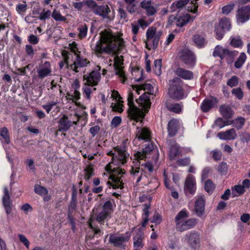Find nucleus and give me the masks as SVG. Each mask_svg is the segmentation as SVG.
<instances>
[{"mask_svg":"<svg viewBox=\"0 0 250 250\" xmlns=\"http://www.w3.org/2000/svg\"><path fill=\"white\" fill-rule=\"evenodd\" d=\"M124 47L125 41L123 38L105 31L101 34L100 39L97 42L93 50L97 55L104 53L115 55L114 65L115 69H117L124 63L123 57L118 55Z\"/></svg>","mask_w":250,"mask_h":250,"instance_id":"nucleus-1","label":"nucleus"},{"mask_svg":"<svg viewBox=\"0 0 250 250\" xmlns=\"http://www.w3.org/2000/svg\"><path fill=\"white\" fill-rule=\"evenodd\" d=\"M128 140H124L122 143L114 147L113 150L107 152L108 156L112 157V163L116 166L125 165L129 160V154L127 152Z\"/></svg>","mask_w":250,"mask_h":250,"instance_id":"nucleus-2","label":"nucleus"},{"mask_svg":"<svg viewBox=\"0 0 250 250\" xmlns=\"http://www.w3.org/2000/svg\"><path fill=\"white\" fill-rule=\"evenodd\" d=\"M143 146L142 151H138L134 155V159L144 160L146 158H151L156 163L159 158V153L157 146L151 140L146 141Z\"/></svg>","mask_w":250,"mask_h":250,"instance_id":"nucleus-3","label":"nucleus"},{"mask_svg":"<svg viewBox=\"0 0 250 250\" xmlns=\"http://www.w3.org/2000/svg\"><path fill=\"white\" fill-rule=\"evenodd\" d=\"M137 87L136 91L139 94V90H143L144 91L147 90V92H145L140 96L138 99H136V101L138 104L139 106L141 107L146 112L148 111L150 106L151 102L150 99V92L153 90V87L150 83H144L139 85H134Z\"/></svg>","mask_w":250,"mask_h":250,"instance_id":"nucleus-4","label":"nucleus"},{"mask_svg":"<svg viewBox=\"0 0 250 250\" xmlns=\"http://www.w3.org/2000/svg\"><path fill=\"white\" fill-rule=\"evenodd\" d=\"M183 84V82L178 77L169 81L168 94L171 99L179 101L185 98Z\"/></svg>","mask_w":250,"mask_h":250,"instance_id":"nucleus-5","label":"nucleus"},{"mask_svg":"<svg viewBox=\"0 0 250 250\" xmlns=\"http://www.w3.org/2000/svg\"><path fill=\"white\" fill-rule=\"evenodd\" d=\"M127 117L130 120H133L137 123L140 121L142 116V110L135 105L134 102V95L132 91H130L127 96Z\"/></svg>","mask_w":250,"mask_h":250,"instance_id":"nucleus-6","label":"nucleus"},{"mask_svg":"<svg viewBox=\"0 0 250 250\" xmlns=\"http://www.w3.org/2000/svg\"><path fill=\"white\" fill-rule=\"evenodd\" d=\"M130 237L131 234L128 231L120 235L111 233L109 235V242L115 247L121 250H125L126 244L130 240Z\"/></svg>","mask_w":250,"mask_h":250,"instance_id":"nucleus-7","label":"nucleus"},{"mask_svg":"<svg viewBox=\"0 0 250 250\" xmlns=\"http://www.w3.org/2000/svg\"><path fill=\"white\" fill-rule=\"evenodd\" d=\"M114 203L113 199L106 201L102 206V210L96 216V221L100 224L103 225L108 217L110 218L113 211V204Z\"/></svg>","mask_w":250,"mask_h":250,"instance_id":"nucleus-8","label":"nucleus"},{"mask_svg":"<svg viewBox=\"0 0 250 250\" xmlns=\"http://www.w3.org/2000/svg\"><path fill=\"white\" fill-rule=\"evenodd\" d=\"M238 54V52L235 50H229L228 48H223L221 46L217 45L214 49L212 55L214 57H219L223 59L228 57L231 59L234 58Z\"/></svg>","mask_w":250,"mask_h":250,"instance_id":"nucleus-9","label":"nucleus"},{"mask_svg":"<svg viewBox=\"0 0 250 250\" xmlns=\"http://www.w3.org/2000/svg\"><path fill=\"white\" fill-rule=\"evenodd\" d=\"M101 78L100 73L97 71L93 70L83 75V80L85 81L84 85L90 86H96L98 85L101 80Z\"/></svg>","mask_w":250,"mask_h":250,"instance_id":"nucleus-10","label":"nucleus"},{"mask_svg":"<svg viewBox=\"0 0 250 250\" xmlns=\"http://www.w3.org/2000/svg\"><path fill=\"white\" fill-rule=\"evenodd\" d=\"M180 59L188 65L193 66L195 65L196 57L194 54L189 49H182L180 52Z\"/></svg>","mask_w":250,"mask_h":250,"instance_id":"nucleus-11","label":"nucleus"},{"mask_svg":"<svg viewBox=\"0 0 250 250\" xmlns=\"http://www.w3.org/2000/svg\"><path fill=\"white\" fill-rule=\"evenodd\" d=\"M133 162V165L131 166L129 170L130 175L133 179H136V183L138 184L142 180L144 172L140 169L141 162L139 159H135Z\"/></svg>","mask_w":250,"mask_h":250,"instance_id":"nucleus-12","label":"nucleus"},{"mask_svg":"<svg viewBox=\"0 0 250 250\" xmlns=\"http://www.w3.org/2000/svg\"><path fill=\"white\" fill-rule=\"evenodd\" d=\"M51 72L52 69L50 62L47 61L44 62H42V61L37 70L38 78L41 80H42L49 76Z\"/></svg>","mask_w":250,"mask_h":250,"instance_id":"nucleus-13","label":"nucleus"},{"mask_svg":"<svg viewBox=\"0 0 250 250\" xmlns=\"http://www.w3.org/2000/svg\"><path fill=\"white\" fill-rule=\"evenodd\" d=\"M198 222V219L191 218L188 219L183 220L181 222H178L176 226V229L178 231L182 232L191 229L196 225Z\"/></svg>","mask_w":250,"mask_h":250,"instance_id":"nucleus-14","label":"nucleus"},{"mask_svg":"<svg viewBox=\"0 0 250 250\" xmlns=\"http://www.w3.org/2000/svg\"><path fill=\"white\" fill-rule=\"evenodd\" d=\"M236 19L241 22L244 23L250 19V5L239 7L236 12Z\"/></svg>","mask_w":250,"mask_h":250,"instance_id":"nucleus-15","label":"nucleus"},{"mask_svg":"<svg viewBox=\"0 0 250 250\" xmlns=\"http://www.w3.org/2000/svg\"><path fill=\"white\" fill-rule=\"evenodd\" d=\"M205 203L206 200L204 195L198 196L195 201L193 212L200 218L205 213Z\"/></svg>","mask_w":250,"mask_h":250,"instance_id":"nucleus-16","label":"nucleus"},{"mask_svg":"<svg viewBox=\"0 0 250 250\" xmlns=\"http://www.w3.org/2000/svg\"><path fill=\"white\" fill-rule=\"evenodd\" d=\"M218 103V100L215 97L210 96L209 98H206L201 104V110L204 113L208 112L213 108Z\"/></svg>","mask_w":250,"mask_h":250,"instance_id":"nucleus-17","label":"nucleus"},{"mask_svg":"<svg viewBox=\"0 0 250 250\" xmlns=\"http://www.w3.org/2000/svg\"><path fill=\"white\" fill-rule=\"evenodd\" d=\"M196 191V182L194 176L189 175L187 177L185 185L184 191L186 195H193Z\"/></svg>","mask_w":250,"mask_h":250,"instance_id":"nucleus-18","label":"nucleus"},{"mask_svg":"<svg viewBox=\"0 0 250 250\" xmlns=\"http://www.w3.org/2000/svg\"><path fill=\"white\" fill-rule=\"evenodd\" d=\"M144 231L141 228L137 229L133 238V246L135 249H141L144 247L143 240L144 238Z\"/></svg>","mask_w":250,"mask_h":250,"instance_id":"nucleus-19","label":"nucleus"},{"mask_svg":"<svg viewBox=\"0 0 250 250\" xmlns=\"http://www.w3.org/2000/svg\"><path fill=\"white\" fill-rule=\"evenodd\" d=\"M169 150L168 152V157L170 161L174 160L177 157L181 154L179 146L175 141L171 140L169 144Z\"/></svg>","mask_w":250,"mask_h":250,"instance_id":"nucleus-20","label":"nucleus"},{"mask_svg":"<svg viewBox=\"0 0 250 250\" xmlns=\"http://www.w3.org/2000/svg\"><path fill=\"white\" fill-rule=\"evenodd\" d=\"M2 205L6 213L8 215L12 211V202L10 200V196L7 188L4 189V195L2 197Z\"/></svg>","mask_w":250,"mask_h":250,"instance_id":"nucleus-21","label":"nucleus"},{"mask_svg":"<svg viewBox=\"0 0 250 250\" xmlns=\"http://www.w3.org/2000/svg\"><path fill=\"white\" fill-rule=\"evenodd\" d=\"M90 63L87 59H83L79 54H77L76 61L72 64L70 67L73 71L75 72H78V68L83 67L87 66Z\"/></svg>","mask_w":250,"mask_h":250,"instance_id":"nucleus-22","label":"nucleus"},{"mask_svg":"<svg viewBox=\"0 0 250 250\" xmlns=\"http://www.w3.org/2000/svg\"><path fill=\"white\" fill-rule=\"evenodd\" d=\"M168 136L173 137L176 135L179 129V122L178 120L173 118L170 120L167 126Z\"/></svg>","mask_w":250,"mask_h":250,"instance_id":"nucleus-23","label":"nucleus"},{"mask_svg":"<svg viewBox=\"0 0 250 250\" xmlns=\"http://www.w3.org/2000/svg\"><path fill=\"white\" fill-rule=\"evenodd\" d=\"M77 124V122L69 121L68 117L64 115L60 119L59 122V130L62 132H66L73 125H76Z\"/></svg>","mask_w":250,"mask_h":250,"instance_id":"nucleus-24","label":"nucleus"},{"mask_svg":"<svg viewBox=\"0 0 250 250\" xmlns=\"http://www.w3.org/2000/svg\"><path fill=\"white\" fill-rule=\"evenodd\" d=\"M217 136L222 140H233L237 137V133L234 128H231L226 131L220 132Z\"/></svg>","mask_w":250,"mask_h":250,"instance_id":"nucleus-25","label":"nucleus"},{"mask_svg":"<svg viewBox=\"0 0 250 250\" xmlns=\"http://www.w3.org/2000/svg\"><path fill=\"white\" fill-rule=\"evenodd\" d=\"M176 75L184 80H190L193 79V73L183 68L178 67L175 71Z\"/></svg>","mask_w":250,"mask_h":250,"instance_id":"nucleus-26","label":"nucleus"},{"mask_svg":"<svg viewBox=\"0 0 250 250\" xmlns=\"http://www.w3.org/2000/svg\"><path fill=\"white\" fill-rule=\"evenodd\" d=\"M219 112L223 118L227 120L232 118L234 115L233 110L229 105H221L219 108Z\"/></svg>","mask_w":250,"mask_h":250,"instance_id":"nucleus-27","label":"nucleus"},{"mask_svg":"<svg viewBox=\"0 0 250 250\" xmlns=\"http://www.w3.org/2000/svg\"><path fill=\"white\" fill-rule=\"evenodd\" d=\"M188 243L192 248L195 249L199 243V235L195 231H192L186 235Z\"/></svg>","mask_w":250,"mask_h":250,"instance_id":"nucleus-28","label":"nucleus"},{"mask_svg":"<svg viewBox=\"0 0 250 250\" xmlns=\"http://www.w3.org/2000/svg\"><path fill=\"white\" fill-rule=\"evenodd\" d=\"M110 12V9L107 5H99L94 10V14L100 16L104 19H108V14Z\"/></svg>","mask_w":250,"mask_h":250,"instance_id":"nucleus-29","label":"nucleus"},{"mask_svg":"<svg viewBox=\"0 0 250 250\" xmlns=\"http://www.w3.org/2000/svg\"><path fill=\"white\" fill-rule=\"evenodd\" d=\"M136 136L139 140H144V143L146 141L151 140V132L150 130L146 127L141 128L138 132Z\"/></svg>","mask_w":250,"mask_h":250,"instance_id":"nucleus-30","label":"nucleus"},{"mask_svg":"<svg viewBox=\"0 0 250 250\" xmlns=\"http://www.w3.org/2000/svg\"><path fill=\"white\" fill-rule=\"evenodd\" d=\"M195 18V16L191 17L189 14H186L183 16L177 17L175 25L177 27H182L187 24L190 20L193 21Z\"/></svg>","mask_w":250,"mask_h":250,"instance_id":"nucleus-31","label":"nucleus"},{"mask_svg":"<svg viewBox=\"0 0 250 250\" xmlns=\"http://www.w3.org/2000/svg\"><path fill=\"white\" fill-rule=\"evenodd\" d=\"M193 40L196 46L199 48L204 47L207 44L204 35L196 34L193 36Z\"/></svg>","mask_w":250,"mask_h":250,"instance_id":"nucleus-32","label":"nucleus"},{"mask_svg":"<svg viewBox=\"0 0 250 250\" xmlns=\"http://www.w3.org/2000/svg\"><path fill=\"white\" fill-rule=\"evenodd\" d=\"M155 33L156 28L153 27L148 28L146 31V41L145 42L146 47L148 50H150V47H149V45L151 46V44H149V42L155 36Z\"/></svg>","mask_w":250,"mask_h":250,"instance_id":"nucleus-33","label":"nucleus"},{"mask_svg":"<svg viewBox=\"0 0 250 250\" xmlns=\"http://www.w3.org/2000/svg\"><path fill=\"white\" fill-rule=\"evenodd\" d=\"M190 1V0H179L173 2L170 7L171 12L176 11L178 9L183 8Z\"/></svg>","mask_w":250,"mask_h":250,"instance_id":"nucleus-34","label":"nucleus"},{"mask_svg":"<svg viewBox=\"0 0 250 250\" xmlns=\"http://www.w3.org/2000/svg\"><path fill=\"white\" fill-rule=\"evenodd\" d=\"M167 108L170 111L179 114L181 113L183 108L182 103H169L167 104Z\"/></svg>","mask_w":250,"mask_h":250,"instance_id":"nucleus-35","label":"nucleus"},{"mask_svg":"<svg viewBox=\"0 0 250 250\" xmlns=\"http://www.w3.org/2000/svg\"><path fill=\"white\" fill-rule=\"evenodd\" d=\"M32 13L34 15L39 14L38 19L42 21H45L49 19L51 16V11L50 10H45V9H43L41 13H40L37 10L33 11Z\"/></svg>","mask_w":250,"mask_h":250,"instance_id":"nucleus-36","label":"nucleus"},{"mask_svg":"<svg viewBox=\"0 0 250 250\" xmlns=\"http://www.w3.org/2000/svg\"><path fill=\"white\" fill-rule=\"evenodd\" d=\"M112 180L113 182V184L112 185L113 188H120L122 189L124 188V184L123 182V180H122L121 177H115L112 179ZM107 184H109L110 185V186H111V184L109 181H108L107 182Z\"/></svg>","mask_w":250,"mask_h":250,"instance_id":"nucleus-37","label":"nucleus"},{"mask_svg":"<svg viewBox=\"0 0 250 250\" xmlns=\"http://www.w3.org/2000/svg\"><path fill=\"white\" fill-rule=\"evenodd\" d=\"M246 119L243 117H238L231 121V124L238 130L241 129L245 125Z\"/></svg>","mask_w":250,"mask_h":250,"instance_id":"nucleus-38","label":"nucleus"},{"mask_svg":"<svg viewBox=\"0 0 250 250\" xmlns=\"http://www.w3.org/2000/svg\"><path fill=\"white\" fill-rule=\"evenodd\" d=\"M189 216V213L188 212L186 209L184 208L180 211L175 217V222L176 226L178 222H181L183 220H185Z\"/></svg>","mask_w":250,"mask_h":250,"instance_id":"nucleus-39","label":"nucleus"},{"mask_svg":"<svg viewBox=\"0 0 250 250\" xmlns=\"http://www.w3.org/2000/svg\"><path fill=\"white\" fill-rule=\"evenodd\" d=\"M218 26L225 29L226 31H229L231 27L230 21L227 18L220 19Z\"/></svg>","mask_w":250,"mask_h":250,"instance_id":"nucleus-40","label":"nucleus"},{"mask_svg":"<svg viewBox=\"0 0 250 250\" xmlns=\"http://www.w3.org/2000/svg\"><path fill=\"white\" fill-rule=\"evenodd\" d=\"M149 207V205L145 204V208L143 209L144 213L142 217L143 220V222L142 224L143 227H146L149 221V211L148 209Z\"/></svg>","mask_w":250,"mask_h":250,"instance_id":"nucleus-41","label":"nucleus"},{"mask_svg":"<svg viewBox=\"0 0 250 250\" xmlns=\"http://www.w3.org/2000/svg\"><path fill=\"white\" fill-rule=\"evenodd\" d=\"M0 136L4 140V142L6 144L8 145L10 144V138L7 127H3L0 128Z\"/></svg>","mask_w":250,"mask_h":250,"instance_id":"nucleus-42","label":"nucleus"},{"mask_svg":"<svg viewBox=\"0 0 250 250\" xmlns=\"http://www.w3.org/2000/svg\"><path fill=\"white\" fill-rule=\"evenodd\" d=\"M247 56L245 53H241L234 63V66L236 68H241L246 61Z\"/></svg>","mask_w":250,"mask_h":250,"instance_id":"nucleus-43","label":"nucleus"},{"mask_svg":"<svg viewBox=\"0 0 250 250\" xmlns=\"http://www.w3.org/2000/svg\"><path fill=\"white\" fill-rule=\"evenodd\" d=\"M79 31V38L80 39H83L87 36L88 31V26L85 23L82 24L80 27L78 28Z\"/></svg>","mask_w":250,"mask_h":250,"instance_id":"nucleus-44","label":"nucleus"},{"mask_svg":"<svg viewBox=\"0 0 250 250\" xmlns=\"http://www.w3.org/2000/svg\"><path fill=\"white\" fill-rule=\"evenodd\" d=\"M215 188V186L211 180L208 179L205 182L204 189L209 194H212Z\"/></svg>","mask_w":250,"mask_h":250,"instance_id":"nucleus-45","label":"nucleus"},{"mask_svg":"<svg viewBox=\"0 0 250 250\" xmlns=\"http://www.w3.org/2000/svg\"><path fill=\"white\" fill-rule=\"evenodd\" d=\"M34 190L36 193L40 195V196L47 195L48 192V191L46 188L38 184L35 185Z\"/></svg>","mask_w":250,"mask_h":250,"instance_id":"nucleus-46","label":"nucleus"},{"mask_svg":"<svg viewBox=\"0 0 250 250\" xmlns=\"http://www.w3.org/2000/svg\"><path fill=\"white\" fill-rule=\"evenodd\" d=\"M94 175V169L91 166H88L84 169V179L85 181H88Z\"/></svg>","mask_w":250,"mask_h":250,"instance_id":"nucleus-47","label":"nucleus"},{"mask_svg":"<svg viewBox=\"0 0 250 250\" xmlns=\"http://www.w3.org/2000/svg\"><path fill=\"white\" fill-rule=\"evenodd\" d=\"M226 32L225 29H223L219 26H215L214 32L216 39L218 40H222Z\"/></svg>","mask_w":250,"mask_h":250,"instance_id":"nucleus-48","label":"nucleus"},{"mask_svg":"<svg viewBox=\"0 0 250 250\" xmlns=\"http://www.w3.org/2000/svg\"><path fill=\"white\" fill-rule=\"evenodd\" d=\"M239 79L237 76L233 75L228 80L227 84L230 87L237 86L239 84Z\"/></svg>","mask_w":250,"mask_h":250,"instance_id":"nucleus-49","label":"nucleus"},{"mask_svg":"<svg viewBox=\"0 0 250 250\" xmlns=\"http://www.w3.org/2000/svg\"><path fill=\"white\" fill-rule=\"evenodd\" d=\"M141 168L144 173H146L147 171L152 173L154 170L153 165L150 162H146L144 164H142Z\"/></svg>","mask_w":250,"mask_h":250,"instance_id":"nucleus-50","label":"nucleus"},{"mask_svg":"<svg viewBox=\"0 0 250 250\" xmlns=\"http://www.w3.org/2000/svg\"><path fill=\"white\" fill-rule=\"evenodd\" d=\"M162 60L161 59L156 60L154 62L153 70L155 74L160 75L161 74Z\"/></svg>","mask_w":250,"mask_h":250,"instance_id":"nucleus-51","label":"nucleus"},{"mask_svg":"<svg viewBox=\"0 0 250 250\" xmlns=\"http://www.w3.org/2000/svg\"><path fill=\"white\" fill-rule=\"evenodd\" d=\"M199 0H192L190 1L191 6L188 7V11L192 13L196 14L198 12L199 4L197 1Z\"/></svg>","mask_w":250,"mask_h":250,"instance_id":"nucleus-52","label":"nucleus"},{"mask_svg":"<svg viewBox=\"0 0 250 250\" xmlns=\"http://www.w3.org/2000/svg\"><path fill=\"white\" fill-rule=\"evenodd\" d=\"M230 44L234 47H240L243 45V42L239 36L232 38Z\"/></svg>","mask_w":250,"mask_h":250,"instance_id":"nucleus-53","label":"nucleus"},{"mask_svg":"<svg viewBox=\"0 0 250 250\" xmlns=\"http://www.w3.org/2000/svg\"><path fill=\"white\" fill-rule=\"evenodd\" d=\"M123 102H117V104H114L112 103L111 107L112 108V110L115 112H118L119 113H121L123 111V107L124 105L123 104Z\"/></svg>","mask_w":250,"mask_h":250,"instance_id":"nucleus-54","label":"nucleus"},{"mask_svg":"<svg viewBox=\"0 0 250 250\" xmlns=\"http://www.w3.org/2000/svg\"><path fill=\"white\" fill-rule=\"evenodd\" d=\"M84 4L94 13V10L99 6L94 0H87L84 1Z\"/></svg>","mask_w":250,"mask_h":250,"instance_id":"nucleus-55","label":"nucleus"},{"mask_svg":"<svg viewBox=\"0 0 250 250\" xmlns=\"http://www.w3.org/2000/svg\"><path fill=\"white\" fill-rule=\"evenodd\" d=\"M231 93L239 100L242 99L244 97V93L240 87L233 88L231 91Z\"/></svg>","mask_w":250,"mask_h":250,"instance_id":"nucleus-56","label":"nucleus"},{"mask_svg":"<svg viewBox=\"0 0 250 250\" xmlns=\"http://www.w3.org/2000/svg\"><path fill=\"white\" fill-rule=\"evenodd\" d=\"M52 18L56 21H64L66 20L65 17L62 16L59 11L54 10L51 14Z\"/></svg>","mask_w":250,"mask_h":250,"instance_id":"nucleus-57","label":"nucleus"},{"mask_svg":"<svg viewBox=\"0 0 250 250\" xmlns=\"http://www.w3.org/2000/svg\"><path fill=\"white\" fill-rule=\"evenodd\" d=\"M228 166L226 163L222 162L218 166L217 171L221 175H226L228 172Z\"/></svg>","mask_w":250,"mask_h":250,"instance_id":"nucleus-58","label":"nucleus"},{"mask_svg":"<svg viewBox=\"0 0 250 250\" xmlns=\"http://www.w3.org/2000/svg\"><path fill=\"white\" fill-rule=\"evenodd\" d=\"M190 159L188 157L179 159L177 160L176 164L179 167H185L189 165Z\"/></svg>","mask_w":250,"mask_h":250,"instance_id":"nucleus-59","label":"nucleus"},{"mask_svg":"<svg viewBox=\"0 0 250 250\" xmlns=\"http://www.w3.org/2000/svg\"><path fill=\"white\" fill-rule=\"evenodd\" d=\"M116 70V74L118 75L121 80V82L123 83H125L127 80L125 74V72L122 70L121 68H118Z\"/></svg>","mask_w":250,"mask_h":250,"instance_id":"nucleus-60","label":"nucleus"},{"mask_svg":"<svg viewBox=\"0 0 250 250\" xmlns=\"http://www.w3.org/2000/svg\"><path fill=\"white\" fill-rule=\"evenodd\" d=\"M235 4L234 3H230L225 5L222 7V13L225 15H228L234 7Z\"/></svg>","mask_w":250,"mask_h":250,"instance_id":"nucleus-61","label":"nucleus"},{"mask_svg":"<svg viewBox=\"0 0 250 250\" xmlns=\"http://www.w3.org/2000/svg\"><path fill=\"white\" fill-rule=\"evenodd\" d=\"M27 41L30 44L35 45L39 43L40 39L36 35L30 34L28 36Z\"/></svg>","mask_w":250,"mask_h":250,"instance_id":"nucleus-62","label":"nucleus"},{"mask_svg":"<svg viewBox=\"0 0 250 250\" xmlns=\"http://www.w3.org/2000/svg\"><path fill=\"white\" fill-rule=\"evenodd\" d=\"M84 97L89 100L91 98V89L88 87V85H85L82 88Z\"/></svg>","mask_w":250,"mask_h":250,"instance_id":"nucleus-63","label":"nucleus"},{"mask_svg":"<svg viewBox=\"0 0 250 250\" xmlns=\"http://www.w3.org/2000/svg\"><path fill=\"white\" fill-rule=\"evenodd\" d=\"M162 221V216L157 212H156L151 220V222L156 224H160Z\"/></svg>","mask_w":250,"mask_h":250,"instance_id":"nucleus-64","label":"nucleus"}]
</instances>
